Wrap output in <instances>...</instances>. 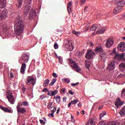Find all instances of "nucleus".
Here are the masks:
<instances>
[{"label":"nucleus","instance_id":"c756f323","mask_svg":"<svg viewBox=\"0 0 125 125\" xmlns=\"http://www.w3.org/2000/svg\"><path fill=\"white\" fill-rule=\"evenodd\" d=\"M20 105L21 106H23L24 107H27L28 106H29V103H28V102L27 101H24L20 104Z\"/></svg>","mask_w":125,"mask_h":125},{"label":"nucleus","instance_id":"e2e57ef3","mask_svg":"<svg viewBox=\"0 0 125 125\" xmlns=\"http://www.w3.org/2000/svg\"><path fill=\"white\" fill-rule=\"evenodd\" d=\"M80 113H81L82 115H84V110H82L80 112Z\"/></svg>","mask_w":125,"mask_h":125},{"label":"nucleus","instance_id":"393cba45","mask_svg":"<svg viewBox=\"0 0 125 125\" xmlns=\"http://www.w3.org/2000/svg\"><path fill=\"white\" fill-rule=\"evenodd\" d=\"M95 52L96 53H102L103 52V48H102V47H97L95 49Z\"/></svg>","mask_w":125,"mask_h":125},{"label":"nucleus","instance_id":"680f3d73","mask_svg":"<svg viewBox=\"0 0 125 125\" xmlns=\"http://www.w3.org/2000/svg\"><path fill=\"white\" fill-rule=\"evenodd\" d=\"M71 105H72V102H71L68 104V108H70V107H71Z\"/></svg>","mask_w":125,"mask_h":125},{"label":"nucleus","instance_id":"473e14b6","mask_svg":"<svg viewBox=\"0 0 125 125\" xmlns=\"http://www.w3.org/2000/svg\"><path fill=\"white\" fill-rule=\"evenodd\" d=\"M48 83H49V79H46L44 81V83H43V86H45V87L47 86V85H48Z\"/></svg>","mask_w":125,"mask_h":125},{"label":"nucleus","instance_id":"a211bd4d","mask_svg":"<svg viewBox=\"0 0 125 125\" xmlns=\"http://www.w3.org/2000/svg\"><path fill=\"white\" fill-rule=\"evenodd\" d=\"M106 31V27H101V28L99 29L97 31V34L98 35H101V34H104Z\"/></svg>","mask_w":125,"mask_h":125},{"label":"nucleus","instance_id":"a878e982","mask_svg":"<svg viewBox=\"0 0 125 125\" xmlns=\"http://www.w3.org/2000/svg\"><path fill=\"white\" fill-rule=\"evenodd\" d=\"M120 98H118V101L117 102H115V106L116 107H117V108H119V107H120V106H122L123 105V103H121V102H120Z\"/></svg>","mask_w":125,"mask_h":125},{"label":"nucleus","instance_id":"13d9d810","mask_svg":"<svg viewBox=\"0 0 125 125\" xmlns=\"http://www.w3.org/2000/svg\"><path fill=\"white\" fill-rule=\"evenodd\" d=\"M124 93H125V88H124L123 90H122V93H121V95L123 96V95L124 94Z\"/></svg>","mask_w":125,"mask_h":125},{"label":"nucleus","instance_id":"b1692460","mask_svg":"<svg viewBox=\"0 0 125 125\" xmlns=\"http://www.w3.org/2000/svg\"><path fill=\"white\" fill-rule=\"evenodd\" d=\"M67 11L69 14L72 12V1L67 3Z\"/></svg>","mask_w":125,"mask_h":125},{"label":"nucleus","instance_id":"864d4df0","mask_svg":"<svg viewBox=\"0 0 125 125\" xmlns=\"http://www.w3.org/2000/svg\"><path fill=\"white\" fill-rule=\"evenodd\" d=\"M40 122L42 125H44V124H45V122L42 120H40Z\"/></svg>","mask_w":125,"mask_h":125},{"label":"nucleus","instance_id":"052dcab7","mask_svg":"<svg viewBox=\"0 0 125 125\" xmlns=\"http://www.w3.org/2000/svg\"><path fill=\"white\" fill-rule=\"evenodd\" d=\"M59 112H60V107H59L57 110V114H59Z\"/></svg>","mask_w":125,"mask_h":125},{"label":"nucleus","instance_id":"ea45409f","mask_svg":"<svg viewBox=\"0 0 125 125\" xmlns=\"http://www.w3.org/2000/svg\"><path fill=\"white\" fill-rule=\"evenodd\" d=\"M105 125H116V123H115L114 122H108L106 124H105Z\"/></svg>","mask_w":125,"mask_h":125},{"label":"nucleus","instance_id":"4d7b16f0","mask_svg":"<svg viewBox=\"0 0 125 125\" xmlns=\"http://www.w3.org/2000/svg\"><path fill=\"white\" fill-rule=\"evenodd\" d=\"M54 113H53V112H52L51 114H49V117H54Z\"/></svg>","mask_w":125,"mask_h":125},{"label":"nucleus","instance_id":"c9c22d12","mask_svg":"<svg viewBox=\"0 0 125 125\" xmlns=\"http://www.w3.org/2000/svg\"><path fill=\"white\" fill-rule=\"evenodd\" d=\"M63 83H70V79L68 78H63L62 79Z\"/></svg>","mask_w":125,"mask_h":125},{"label":"nucleus","instance_id":"f704fd0d","mask_svg":"<svg viewBox=\"0 0 125 125\" xmlns=\"http://www.w3.org/2000/svg\"><path fill=\"white\" fill-rule=\"evenodd\" d=\"M56 81H57V79H56V78L53 79L51 82L50 83V86H52V85H53V84L55 83Z\"/></svg>","mask_w":125,"mask_h":125},{"label":"nucleus","instance_id":"37998d69","mask_svg":"<svg viewBox=\"0 0 125 125\" xmlns=\"http://www.w3.org/2000/svg\"><path fill=\"white\" fill-rule=\"evenodd\" d=\"M54 47L55 49H58L59 46H58V44H57V42H55L54 43Z\"/></svg>","mask_w":125,"mask_h":125},{"label":"nucleus","instance_id":"69168bd1","mask_svg":"<svg viewBox=\"0 0 125 125\" xmlns=\"http://www.w3.org/2000/svg\"><path fill=\"white\" fill-rule=\"evenodd\" d=\"M10 77H11V78H14V76L13 75V73H11Z\"/></svg>","mask_w":125,"mask_h":125},{"label":"nucleus","instance_id":"8fccbe9b","mask_svg":"<svg viewBox=\"0 0 125 125\" xmlns=\"http://www.w3.org/2000/svg\"><path fill=\"white\" fill-rule=\"evenodd\" d=\"M42 91V92H45V91H47V93L48 92V91H49V90H48V89L47 88H45L43 89Z\"/></svg>","mask_w":125,"mask_h":125},{"label":"nucleus","instance_id":"2eb2a0df","mask_svg":"<svg viewBox=\"0 0 125 125\" xmlns=\"http://www.w3.org/2000/svg\"><path fill=\"white\" fill-rule=\"evenodd\" d=\"M113 43H114L113 40L111 39H108L105 43L106 47H107V48H110V47L113 45Z\"/></svg>","mask_w":125,"mask_h":125},{"label":"nucleus","instance_id":"e433bc0d","mask_svg":"<svg viewBox=\"0 0 125 125\" xmlns=\"http://www.w3.org/2000/svg\"><path fill=\"white\" fill-rule=\"evenodd\" d=\"M78 102H79V100L78 99H75L73 101H71V103L72 105H76V104H77Z\"/></svg>","mask_w":125,"mask_h":125},{"label":"nucleus","instance_id":"a18cd8bd","mask_svg":"<svg viewBox=\"0 0 125 125\" xmlns=\"http://www.w3.org/2000/svg\"><path fill=\"white\" fill-rule=\"evenodd\" d=\"M52 104H53V103H51V102L49 103L47 106V107L48 108V109L51 108V106H52Z\"/></svg>","mask_w":125,"mask_h":125},{"label":"nucleus","instance_id":"f8f14e48","mask_svg":"<svg viewBox=\"0 0 125 125\" xmlns=\"http://www.w3.org/2000/svg\"><path fill=\"white\" fill-rule=\"evenodd\" d=\"M125 57V53L122 54H116L114 57V59H116L121 61V60H123Z\"/></svg>","mask_w":125,"mask_h":125},{"label":"nucleus","instance_id":"cd10ccee","mask_svg":"<svg viewBox=\"0 0 125 125\" xmlns=\"http://www.w3.org/2000/svg\"><path fill=\"white\" fill-rule=\"evenodd\" d=\"M119 113L122 116H125V106L122 107Z\"/></svg>","mask_w":125,"mask_h":125},{"label":"nucleus","instance_id":"de8ad7c7","mask_svg":"<svg viewBox=\"0 0 125 125\" xmlns=\"http://www.w3.org/2000/svg\"><path fill=\"white\" fill-rule=\"evenodd\" d=\"M25 91H26V88H25L24 87L21 88V92H22V93H25Z\"/></svg>","mask_w":125,"mask_h":125},{"label":"nucleus","instance_id":"5701e85b","mask_svg":"<svg viewBox=\"0 0 125 125\" xmlns=\"http://www.w3.org/2000/svg\"><path fill=\"white\" fill-rule=\"evenodd\" d=\"M6 4V0H0V8H4Z\"/></svg>","mask_w":125,"mask_h":125},{"label":"nucleus","instance_id":"aec40b11","mask_svg":"<svg viewBox=\"0 0 125 125\" xmlns=\"http://www.w3.org/2000/svg\"><path fill=\"white\" fill-rule=\"evenodd\" d=\"M26 67H27V64H26V63H23L21 64V74H25V71H26Z\"/></svg>","mask_w":125,"mask_h":125},{"label":"nucleus","instance_id":"5fc2aeb1","mask_svg":"<svg viewBox=\"0 0 125 125\" xmlns=\"http://www.w3.org/2000/svg\"><path fill=\"white\" fill-rule=\"evenodd\" d=\"M56 107H54L53 108V109L51 110V111L53 112V113H55V112H56Z\"/></svg>","mask_w":125,"mask_h":125},{"label":"nucleus","instance_id":"6ab92c4d","mask_svg":"<svg viewBox=\"0 0 125 125\" xmlns=\"http://www.w3.org/2000/svg\"><path fill=\"white\" fill-rule=\"evenodd\" d=\"M0 109L2 110L4 112H5L6 113H12V110L11 109H9L8 107H3L2 106H0Z\"/></svg>","mask_w":125,"mask_h":125},{"label":"nucleus","instance_id":"412c9836","mask_svg":"<svg viewBox=\"0 0 125 125\" xmlns=\"http://www.w3.org/2000/svg\"><path fill=\"white\" fill-rule=\"evenodd\" d=\"M97 29H99V25L97 24H94L90 28V31H92V32H93L94 31H96Z\"/></svg>","mask_w":125,"mask_h":125},{"label":"nucleus","instance_id":"09e8293b","mask_svg":"<svg viewBox=\"0 0 125 125\" xmlns=\"http://www.w3.org/2000/svg\"><path fill=\"white\" fill-rule=\"evenodd\" d=\"M78 84H79V82H77L76 83H71V86H76V85H78Z\"/></svg>","mask_w":125,"mask_h":125},{"label":"nucleus","instance_id":"7ed1b4c3","mask_svg":"<svg viewBox=\"0 0 125 125\" xmlns=\"http://www.w3.org/2000/svg\"><path fill=\"white\" fill-rule=\"evenodd\" d=\"M68 61L71 67H72L73 69H75L76 71L77 72V73H80V72L82 71V69L80 68V67H79L78 64L76 63V62H74V60L71 59H68Z\"/></svg>","mask_w":125,"mask_h":125},{"label":"nucleus","instance_id":"c85d7f7f","mask_svg":"<svg viewBox=\"0 0 125 125\" xmlns=\"http://www.w3.org/2000/svg\"><path fill=\"white\" fill-rule=\"evenodd\" d=\"M23 3V0H18V3L16 4V6L19 8H20L21 6H22V4Z\"/></svg>","mask_w":125,"mask_h":125},{"label":"nucleus","instance_id":"ddd939ff","mask_svg":"<svg viewBox=\"0 0 125 125\" xmlns=\"http://www.w3.org/2000/svg\"><path fill=\"white\" fill-rule=\"evenodd\" d=\"M107 70L109 72H111V71H113V70H115V62L112 61L108 65Z\"/></svg>","mask_w":125,"mask_h":125},{"label":"nucleus","instance_id":"338daca9","mask_svg":"<svg viewBox=\"0 0 125 125\" xmlns=\"http://www.w3.org/2000/svg\"><path fill=\"white\" fill-rule=\"evenodd\" d=\"M71 118H72L71 122H72V123H75V120L72 117H71Z\"/></svg>","mask_w":125,"mask_h":125},{"label":"nucleus","instance_id":"603ef678","mask_svg":"<svg viewBox=\"0 0 125 125\" xmlns=\"http://www.w3.org/2000/svg\"><path fill=\"white\" fill-rule=\"evenodd\" d=\"M68 93H69V94H71V95H74V92L71 90L68 91Z\"/></svg>","mask_w":125,"mask_h":125},{"label":"nucleus","instance_id":"58836bf2","mask_svg":"<svg viewBox=\"0 0 125 125\" xmlns=\"http://www.w3.org/2000/svg\"><path fill=\"white\" fill-rule=\"evenodd\" d=\"M94 121L90 119L88 122V124L89 125H94Z\"/></svg>","mask_w":125,"mask_h":125},{"label":"nucleus","instance_id":"dca6fc26","mask_svg":"<svg viewBox=\"0 0 125 125\" xmlns=\"http://www.w3.org/2000/svg\"><path fill=\"white\" fill-rule=\"evenodd\" d=\"M7 17V13L5 11H2L0 14V20H3Z\"/></svg>","mask_w":125,"mask_h":125},{"label":"nucleus","instance_id":"20e7f679","mask_svg":"<svg viewBox=\"0 0 125 125\" xmlns=\"http://www.w3.org/2000/svg\"><path fill=\"white\" fill-rule=\"evenodd\" d=\"M26 0V6L24 7V9L23 10L24 15V16H27L29 14L30 10L31 9V6L29 5L31 2H32V0Z\"/></svg>","mask_w":125,"mask_h":125},{"label":"nucleus","instance_id":"f3484780","mask_svg":"<svg viewBox=\"0 0 125 125\" xmlns=\"http://www.w3.org/2000/svg\"><path fill=\"white\" fill-rule=\"evenodd\" d=\"M58 93V90H55V91H48L47 92V95H49V96H54V95H56Z\"/></svg>","mask_w":125,"mask_h":125},{"label":"nucleus","instance_id":"7c9ffc66","mask_svg":"<svg viewBox=\"0 0 125 125\" xmlns=\"http://www.w3.org/2000/svg\"><path fill=\"white\" fill-rule=\"evenodd\" d=\"M90 61H85V65L86 66V68L88 69L90 67Z\"/></svg>","mask_w":125,"mask_h":125},{"label":"nucleus","instance_id":"79ce46f5","mask_svg":"<svg viewBox=\"0 0 125 125\" xmlns=\"http://www.w3.org/2000/svg\"><path fill=\"white\" fill-rule=\"evenodd\" d=\"M65 91H66V89L65 88H62L61 90V93H62V94H64L65 93Z\"/></svg>","mask_w":125,"mask_h":125},{"label":"nucleus","instance_id":"423d86ee","mask_svg":"<svg viewBox=\"0 0 125 125\" xmlns=\"http://www.w3.org/2000/svg\"><path fill=\"white\" fill-rule=\"evenodd\" d=\"M95 56V53L91 50H87L86 52L85 58L88 60L92 59Z\"/></svg>","mask_w":125,"mask_h":125},{"label":"nucleus","instance_id":"c03bdc74","mask_svg":"<svg viewBox=\"0 0 125 125\" xmlns=\"http://www.w3.org/2000/svg\"><path fill=\"white\" fill-rule=\"evenodd\" d=\"M85 1H86V0H81L80 3L81 5H83L84 3H85Z\"/></svg>","mask_w":125,"mask_h":125},{"label":"nucleus","instance_id":"6e6552de","mask_svg":"<svg viewBox=\"0 0 125 125\" xmlns=\"http://www.w3.org/2000/svg\"><path fill=\"white\" fill-rule=\"evenodd\" d=\"M22 107L20 105V103H19L18 105L17 106V110L18 112V115H20V114H25L27 111L26 110V108Z\"/></svg>","mask_w":125,"mask_h":125},{"label":"nucleus","instance_id":"4468645a","mask_svg":"<svg viewBox=\"0 0 125 125\" xmlns=\"http://www.w3.org/2000/svg\"><path fill=\"white\" fill-rule=\"evenodd\" d=\"M23 60L24 63H27L29 61V56L27 55H23L22 57L20 58V59L19 60L20 63H21V61Z\"/></svg>","mask_w":125,"mask_h":125},{"label":"nucleus","instance_id":"f257e3e1","mask_svg":"<svg viewBox=\"0 0 125 125\" xmlns=\"http://www.w3.org/2000/svg\"><path fill=\"white\" fill-rule=\"evenodd\" d=\"M14 30L17 36H20L23 33L24 24L22 23V19L20 17V15H18L16 17L14 23Z\"/></svg>","mask_w":125,"mask_h":125},{"label":"nucleus","instance_id":"4be33fe9","mask_svg":"<svg viewBox=\"0 0 125 125\" xmlns=\"http://www.w3.org/2000/svg\"><path fill=\"white\" fill-rule=\"evenodd\" d=\"M119 69L121 72H125V63L122 62L119 64Z\"/></svg>","mask_w":125,"mask_h":125},{"label":"nucleus","instance_id":"9b49d317","mask_svg":"<svg viewBox=\"0 0 125 125\" xmlns=\"http://www.w3.org/2000/svg\"><path fill=\"white\" fill-rule=\"evenodd\" d=\"M36 16H37V13L36 12V10L34 9H32L29 13V20L35 19V18H36Z\"/></svg>","mask_w":125,"mask_h":125},{"label":"nucleus","instance_id":"4c0bfd02","mask_svg":"<svg viewBox=\"0 0 125 125\" xmlns=\"http://www.w3.org/2000/svg\"><path fill=\"white\" fill-rule=\"evenodd\" d=\"M106 113L105 111L102 112L100 114V119H102L105 115H106Z\"/></svg>","mask_w":125,"mask_h":125},{"label":"nucleus","instance_id":"3c124183","mask_svg":"<svg viewBox=\"0 0 125 125\" xmlns=\"http://www.w3.org/2000/svg\"><path fill=\"white\" fill-rule=\"evenodd\" d=\"M53 77H54V78H58V75H57V74H56L55 73H53Z\"/></svg>","mask_w":125,"mask_h":125},{"label":"nucleus","instance_id":"0eeeda50","mask_svg":"<svg viewBox=\"0 0 125 125\" xmlns=\"http://www.w3.org/2000/svg\"><path fill=\"white\" fill-rule=\"evenodd\" d=\"M6 97L10 104H14L15 99H14V97L13 96V95H12V92H8Z\"/></svg>","mask_w":125,"mask_h":125},{"label":"nucleus","instance_id":"bf43d9fd","mask_svg":"<svg viewBox=\"0 0 125 125\" xmlns=\"http://www.w3.org/2000/svg\"><path fill=\"white\" fill-rule=\"evenodd\" d=\"M88 27H89V26H87V27H86V28L84 29L83 32H87V31H88Z\"/></svg>","mask_w":125,"mask_h":125},{"label":"nucleus","instance_id":"49530a36","mask_svg":"<svg viewBox=\"0 0 125 125\" xmlns=\"http://www.w3.org/2000/svg\"><path fill=\"white\" fill-rule=\"evenodd\" d=\"M84 11L85 12H87V11H88V6H86L84 7Z\"/></svg>","mask_w":125,"mask_h":125},{"label":"nucleus","instance_id":"6e6d98bb","mask_svg":"<svg viewBox=\"0 0 125 125\" xmlns=\"http://www.w3.org/2000/svg\"><path fill=\"white\" fill-rule=\"evenodd\" d=\"M63 102H66V100H67V97H63Z\"/></svg>","mask_w":125,"mask_h":125},{"label":"nucleus","instance_id":"2f4dec72","mask_svg":"<svg viewBox=\"0 0 125 125\" xmlns=\"http://www.w3.org/2000/svg\"><path fill=\"white\" fill-rule=\"evenodd\" d=\"M55 99L56 100L57 103H58V104H59V103H60V102L61 101V98L60 97V96L57 95L55 97Z\"/></svg>","mask_w":125,"mask_h":125},{"label":"nucleus","instance_id":"f03ea898","mask_svg":"<svg viewBox=\"0 0 125 125\" xmlns=\"http://www.w3.org/2000/svg\"><path fill=\"white\" fill-rule=\"evenodd\" d=\"M115 3L117 6L113 10V13L114 14H118V13H120L123 10L124 5H125V1L123 0H116Z\"/></svg>","mask_w":125,"mask_h":125},{"label":"nucleus","instance_id":"9d476101","mask_svg":"<svg viewBox=\"0 0 125 125\" xmlns=\"http://www.w3.org/2000/svg\"><path fill=\"white\" fill-rule=\"evenodd\" d=\"M118 51L124 52L125 51V42H121L117 46Z\"/></svg>","mask_w":125,"mask_h":125},{"label":"nucleus","instance_id":"a19ab883","mask_svg":"<svg viewBox=\"0 0 125 125\" xmlns=\"http://www.w3.org/2000/svg\"><path fill=\"white\" fill-rule=\"evenodd\" d=\"M98 125H106V123L104 121H101L98 123Z\"/></svg>","mask_w":125,"mask_h":125},{"label":"nucleus","instance_id":"bb28decb","mask_svg":"<svg viewBox=\"0 0 125 125\" xmlns=\"http://www.w3.org/2000/svg\"><path fill=\"white\" fill-rule=\"evenodd\" d=\"M100 56L103 60H104V59H106V58H107V55H106V54L103 52L100 53Z\"/></svg>","mask_w":125,"mask_h":125},{"label":"nucleus","instance_id":"72a5a7b5","mask_svg":"<svg viewBox=\"0 0 125 125\" xmlns=\"http://www.w3.org/2000/svg\"><path fill=\"white\" fill-rule=\"evenodd\" d=\"M72 34L73 35H75V36H77V37H80V35H81L80 32H77L75 30L72 31Z\"/></svg>","mask_w":125,"mask_h":125},{"label":"nucleus","instance_id":"1a4fd4ad","mask_svg":"<svg viewBox=\"0 0 125 125\" xmlns=\"http://www.w3.org/2000/svg\"><path fill=\"white\" fill-rule=\"evenodd\" d=\"M72 43V42L68 40H65L64 42V45L65 47L70 50V51H72L73 50V45H70Z\"/></svg>","mask_w":125,"mask_h":125},{"label":"nucleus","instance_id":"39448f33","mask_svg":"<svg viewBox=\"0 0 125 125\" xmlns=\"http://www.w3.org/2000/svg\"><path fill=\"white\" fill-rule=\"evenodd\" d=\"M25 83L27 84L35 85L36 83H37V80L33 76H27L25 79Z\"/></svg>","mask_w":125,"mask_h":125},{"label":"nucleus","instance_id":"774afa93","mask_svg":"<svg viewBox=\"0 0 125 125\" xmlns=\"http://www.w3.org/2000/svg\"><path fill=\"white\" fill-rule=\"evenodd\" d=\"M123 18L125 20V14H123Z\"/></svg>","mask_w":125,"mask_h":125},{"label":"nucleus","instance_id":"0e129e2a","mask_svg":"<svg viewBox=\"0 0 125 125\" xmlns=\"http://www.w3.org/2000/svg\"><path fill=\"white\" fill-rule=\"evenodd\" d=\"M77 105H78V107H82V104L81 103L78 104Z\"/></svg>","mask_w":125,"mask_h":125}]
</instances>
